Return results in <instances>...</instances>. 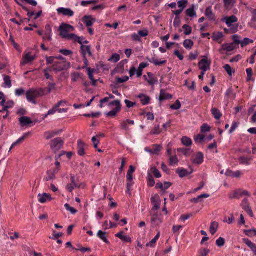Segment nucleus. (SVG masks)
Returning a JSON list of instances; mask_svg holds the SVG:
<instances>
[{"instance_id":"8","label":"nucleus","mask_w":256,"mask_h":256,"mask_svg":"<svg viewBox=\"0 0 256 256\" xmlns=\"http://www.w3.org/2000/svg\"><path fill=\"white\" fill-rule=\"evenodd\" d=\"M66 67V64L64 62H55L52 66H50V69L55 72H59L64 70Z\"/></svg>"},{"instance_id":"35","label":"nucleus","mask_w":256,"mask_h":256,"mask_svg":"<svg viewBox=\"0 0 256 256\" xmlns=\"http://www.w3.org/2000/svg\"><path fill=\"white\" fill-rule=\"evenodd\" d=\"M38 201L44 204L46 202V200L50 198V196L47 194H40L38 196Z\"/></svg>"},{"instance_id":"38","label":"nucleus","mask_w":256,"mask_h":256,"mask_svg":"<svg viewBox=\"0 0 256 256\" xmlns=\"http://www.w3.org/2000/svg\"><path fill=\"white\" fill-rule=\"evenodd\" d=\"M178 152L180 153H182L186 156H190L192 152L191 150L184 148H178Z\"/></svg>"},{"instance_id":"21","label":"nucleus","mask_w":256,"mask_h":256,"mask_svg":"<svg viewBox=\"0 0 256 256\" xmlns=\"http://www.w3.org/2000/svg\"><path fill=\"white\" fill-rule=\"evenodd\" d=\"M242 240L244 244L247 245L250 248L254 255H256V244L252 242L248 238H243Z\"/></svg>"},{"instance_id":"17","label":"nucleus","mask_w":256,"mask_h":256,"mask_svg":"<svg viewBox=\"0 0 256 256\" xmlns=\"http://www.w3.org/2000/svg\"><path fill=\"white\" fill-rule=\"evenodd\" d=\"M235 48V46L233 44H224L222 45L220 48L219 50V52L222 54H223L224 51H226L228 52H230L232 51Z\"/></svg>"},{"instance_id":"28","label":"nucleus","mask_w":256,"mask_h":256,"mask_svg":"<svg viewBox=\"0 0 256 256\" xmlns=\"http://www.w3.org/2000/svg\"><path fill=\"white\" fill-rule=\"evenodd\" d=\"M148 63L142 62L140 64L138 68L136 70V75L138 78H140L142 74L143 69L148 66Z\"/></svg>"},{"instance_id":"57","label":"nucleus","mask_w":256,"mask_h":256,"mask_svg":"<svg viewBox=\"0 0 256 256\" xmlns=\"http://www.w3.org/2000/svg\"><path fill=\"white\" fill-rule=\"evenodd\" d=\"M253 42V41L248 38H244L243 40L241 41L240 44L242 48H244L250 43Z\"/></svg>"},{"instance_id":"2","label":"nucleus","mask_w":256,"mask_h":256,"mask_svg":"<svg viewBox=\"0 0 256 256\" xmlns=\"http://www.w3.org/2000/svg\"><path fill=\"white\" fill-rule=\"evenodd\" d=\"M238 21V18L236 16L234 15L230 16H226L222 18V22H225L228 26L230 28V30L225 28L224 31L226 32H228L230 30V33L232 34L238 31V25L233 24L237 22Z\"/></svg>"},{"instance_id":"33","label":"nucleus","mask_w":256,"mask_h":256,"mask_svg":"<svg viewBox=\"0 0 256 256\" xmlns=\"http://www.w3.org/2000/svg\"><path fill=\"white\" fill-rule=\"evenodd\" d=\"M97 236L105 243L109 244V241L108 240L106 236V232L100 230L97 234Z\"/></svg>"},{"instance_id":"4","label":"nucleus","mask_w":256,"mask_h":256,"mask_svg":"<svg viewBox=\"0 0 256 256\" xmlns=\"http://www.w3.org/2000/svg\"><path fill=\"white\" fill-rule=\"evenodd\" d=\"M39 36H41L45 42H51L52 40V30L50 24H46L44 30H38L37 32Z\"/></svg>"},{"instance_id":"7","label":"nucleus","mask_w":256,"mask_h":256,"mask_svg":"<svg viewBox=\"0 0 256 256\" xmlns=\"http://www.w3.org/2000/svg\"><path fill=\"white\" fill-rule=\"evenodd\" d=\"M246 196L248 197L250 196V194L248 191L242 189L236 190L232 193L229 194V198L230 199H239L241 197Z\"/></svg>"},{"instance_id":"23","label":"nucleus","mask_w":256,"mask_h":256,"mask_svg":"<svg viewBox=\"0 0 256 256\" xmlns=\"http://www.w3.org/2000/svg\"><path fill=\"white\" fill-rule=\"evenodd\" d=\"M204 154L201 152H198L195 158L193 160V163L197 164H200L204 162Z\"/></svg>"},{"instance_id":"19","label":"nucleus","mask_w":256,"mask_h":256,"mask_svg":"<svg viewBox=\"0 0 256 256\" xmlns=\"http://www.w3.org/2000/svg\"><path fill=\"white\" fill-rule=\"evenodd\" d=\"M62 132V130L48 131L44 132V136L45 138L48 140L54 138L56 136L58 135Z\"/></svg>"},{"instance_id":"62","label":"nucleus","mask_w":256,"mask_h":256,"mask_svg":"<svg viewBox=\"0 0 256 256\" xmlns=\"http://www.w3.org/2000/svg\"><path fill=\"white\" fill-rule=\"evenodd\" d=\"M225 240L222 238H218L216 241V245L219 247H222L224 246L225 244Z\"/></svg>"},{"instance_id":"3","label":"nucleus","mask_w":256,"mask_h":256,"mask_svg":"<svg viewBox=\"0 0 256 256\" xmlns=\"http://www.w3.org/2000/svg\"><path fill=\"white\" fill-rule=\"evenodd\" d=\"M58 30L60 32V36L63 38L69 40L70 38L75 36V34H68V32H73L74 30V28L70 24L62 23L60 26Z\"/></svg>"},{"instance_id":"41","label":"nucleus","mask_w":256,"mask_h":256,"mask_svg":"<svg viewBox=\"0 0 256 256\" xmlns=\"http://www.w3.org/2000/svg\"><path fill=\"white\" fill-rule=\"evenodd\" d=\"M183 228V226L180 225H174L172 227V232L177 236L180 234V230Z\"/></svg>"},{"instance_id":"16","label":"nucleus","mask_w":256,"mask_h":256,"mask_svg":"<svg viewBox=\"0 0 256 256\" xmlns=\"http://www.w3.org/2000/svg\"><path fill=\"white\" fill-rule=\"evenodd\" d=\"M80 52L82 57H86V54H88L89 56H92L90 48L88 46L82 45L80 46Z\"/></svg>"},{"instance_id":"48","label":"nucleus","mask_w":256,"mask_h":256,"mask_svg":"<svg viewBox=\"0 0 256 256\" xmlns=\"http://www.w3.org/2000/svg\"><path fill=\"white\" fill-rule=\"evenodd\" d=\"M188 4V1L186 0H180L178 2V5L180 10L182 11L185 8Z\"/></svg>"},{"instance_id":"37","label":"nucleus","mask_w":256,"mask_h":256,"mask_svg":"<svg viewBox=\"0 0 256 256\" xmlns=\"http://www.w3.org/2000/svg\"><path fill=\"white\" fill-rule=\"evenodd\" d=\"M10 21L14 22V24H18V25H20L24 23H28L30 22V18H20V21L18 22L16 20L15 18H12L10 20Z\"/></svg>"},{"instance_id":"39","label":"nucleus","mask_w":256,"mask_h":256,"mask_svg":"<svg viewBox=\"0 0 256 256\" xmlns=\"http://www.w3.org/2000/svg\"><path fill=\"white\" fill-rule=\"evenodd\" d=\"M182 144L186 146H188L192 144V140L186 136H183L181 140Z\"/></svg>"},{"instance_id":"54","label":"nucleus","mask_w":256,"mask_h":256,"mask_svg":"<svg viewBox=\"0 0 256 256\" xmlns=\"http://www.w3.org/2000/svg\"><path fill=\"white\" fill-rule=\"evenodd\" d=\"M244 234L248 236L252 237L256 236V230H245Z\"/></svg>"},{"instance_id":"9","label":"nucleus","mask_w":256,"mask_h":256,"mask_svg":"<svg viewBox=\"0 0 256 256\" xmlns=\"http://www.w3.org/2000/svg\"><path fill=\"white\" fill-rule=\"evenodd\" d=\"M241 206L250 217L254 216V214L250 206V203L248 199L245 198L242 201Z\"/></svg>"},{"instance_id":"1","label":"nucleus","mask_w":256,"mask_h":256,"mask_svg":"<svg viewBox=\"0 0 256 256\" xmlns=\"http://www.w3.org/2000/svg\"><path fill=\"white\" fill-rule=\"evenodd\" d=\"M28 102L33 104H36L35 99L48 94L46 91V88H38L30 89L26 94Z\"/></svg>"},{"instance_id":"50","label":"nucleus","mask_w":256,"mask_h":256,"mask_svg":"<svg viewBox=\"0 0 256 256\" xmlns=\"http://www.w3.org/2000/svg\"><path fill=\"white\" fill-rule=\"evenodd\" d=\"M120 60V56L118 54H113L108 60L114 62H117Z\"/></svg>"},{"instance_id":"12","label":"nucleus","mask_w":256,"mask_h":256,"mask_svg":"<svg viewBox=\"0 0 256 256\" xmlns=\"http://www.w3.org/2000/svg\"><path fill=\"white\" fill-rule=\"evenodd\" d=\"M210 62L206 59H202L198 63L200 68L203 72H206L210 68Z\"/></svg>"},{"instance_id":"20","label":"nucleus","mask_w":256,"mask_h":256,"mask_svg":"<svg viewBox=\"0 0 256 256\" xmlns=\"http://www.w3.org/2000/svg\"><path fill=\"white\" fill-rule=\"evenodd\" d=\"M86 144L80 140L78 142V155L84 156L85 154L84 148Z\"/></svg>"},{"instance_id":"5","label":"nucleus","mask_w":256,"mask_h":256,"mask_svg":"<svg viewBox=\"0 0 256 256\" xmlns=\"http://www.w3.org/2000/svg\"><path fill=\"white\" fill-rule=\"evenodd\" d=\"M108 106H116V108L106 114L108 116L114 117L120 112L122 108L120 102L119 100H114L108 104Z\"/></svg>"},{"instance_id":"52","label":"nucleus","mask_w":256,"mask_h":256,"mask_svg":"<svg viewBox=\"0 0 256 256\" xmlns=\"http://www.w3.org/2000/svg\"><path fill=\"white\" fill-rule=\"evenodd\" d=\"M180 107H181V104H180V102L178 100H176V102L174 104H172L170 106V108L171 109L174 110H178L180 108Z\"/></svg>"},{"instance_id":"43","label":"nucleus","mask_w":256,"mask_h":256,"mask_svg":"<svg viewBox=\"0 0 256 256\" xmlns=\"http://www.w3.org/2000/svg\"><path fill=\"white\" fill-rule=\"evenodd\" d=\"M194 46V42L190 40H186L184 42V46L186 48L191 49Z\"/></svg>"},{"instance_id":"25","label":"nucleus","mask_w":256,"mask_h":256,"mask_svg":"<svg viewBox=\"0 0 256 256\" xmlns=\"http://www.w3.org/2000/svg\"><path fill=\"white\" fill-rule=\"evenodd\" d=\"M241 174V172L240 170L234 172L231 170H228L226 172V176L233 178H238L240 176Z\"/></svg>"},{"instance_id":"24","label":"nucleus","mask_w":256,"mask_h":256,"mask_svg":"<svg viewBox=\"0 0 256 256\" xmlns=\"http://www.w3.org/2000/svg\"><path fill=\"white\" fill-rule=\"evenodd\" d=\"M176 172L179 175L180 177L182 178L190 174L192 172V171L189 172L186 169L181 168H178L176 170Z\"/></svg>"},{"instance_id":"11","label":"nucleus","mask_w":256,"mask_h":256,"mask_svg":"<svg viewBox=\"0 0 256 256\" xmlns=\"http://www.w3.org/2000/svg\"><path fill=\"white\" fill-rule=\"evenodd\" d=\"M82 21L86 24V26L90 27L94 24L96 20L95 18H92L91 16H85L82 18Z\"/></svg>"},{"instance_id":"44","label":"nucleus","mask_w":256,"mask_h":256,"mask_svg":"<svg viewBox=\"0 0 256 256\" xmlns=\"http://www.w3.org/2000/svg\"><path fill=\"white\" fill-rule=\"evenodd\" d=\"M55 178V174L54 172H52V170H50L47 172L46 176L44 178L46 180L49 181L51 180L54 179Z\"/></svg>"},{"instance_id":"47","label":"nucleus","mask_w":256,"mask_h":256,"mask_svg":"<svg viewBox=\"0 0 256 256\" xmlns=\"http://www.w3.org/2000/svg\"><path fill=\"white\" fill-rule=\"evenodd\" d=\"M186 14L190 18H192L196 16V12L194 10V8H192L188 9L186 10Z\"/></svg>"},{"instance_id":"56","label":"nucleus","mask_w":256,"mask_h":256,"mask_svg":"<svg viewBox=\"0 0 256 256\" xmlns=\"http://www.w3.org/2000/svg\"><path fill=\"white\" fill-rule=\"evenodd\" d=\"M178 160L176 156H170V164L173 166L174 164H177Z\"/></svg>"},{"instance_id":"30","label":"nucleus","mask_w":256,"mask_h":256,"mask_svg":"<svg viewBox=\"0 0 256 256\" xmlns=\"http://www.w3.org/2000/svg\"><path fill=\"white\" fill-rule=\"evenodd\" d=\"M162 147L160 145L154 144L152 146V148L150 149L149 152L154 154H158L161 151Z\"/></svg>"},{"instance_id":"58","label":"nucleus","mask_w":256,"mask_h":256,"mask_svg":"<svg viewBox=\"0 0 256 256\" xmlns=\"http://www.w3.org/2000/svg\"><path fill=\"white\" fill-rule=\"evenodd\" d=\"M77 187V184H70L66 186V190L70 192H72L74 188Z\"/></svg>"},{"instance_id":"13","label":"nucleus","mask_w":256,"mask_h":256,"mask_svg":"<svg viewBox=\"0 0 256 256\" xmlns=\"http://www.w3.org/2000/svg\"><path fill=\"white\" fill-rule=\"evenodd\" d=\"M151 222L152 224L154 226H158L162 222L160 216L157 213L152 214L151 218Z\"/></svg>"},{"instance_id":"10","label":"nucleus","mask_w":256,"mask_h":256,"mask_svg":"<svg viewBox=\"0 0 256 256\" xmlns=\"http://www.w3.org/2000/svg\"><path fill=\"white\" fill-rule=\"evenodd\" d=\"M58 14H62L65 16L72 17L74 15V12L70 8H60L57 10Z\"/></svg>"},{"instance_id":"18","label":"nucleus","mask_w":256,"mask_h":256,"mask_svg":"<svg viewBox=\"0 0 256 256\" xmlns=\"http://www.w3.org/2000/svg\"><path fill=\"white\" fill-rule=\"evenodd\" d=\"M120 128L124 130H128V125H134V122L132 120H120Z\"/></svg>"},{"instance_id":"59","label":"nucleus","mask_w":256,"mask_h":256,"mask_svg":"<svg viewBox=\"0 0 256 256\" xmlns=\"http://www.w3.org/2000/svg\"><path fill=\"white\" fill-rule=\"evenodd\" d=\"M132 39L134 42H141V38L139 34L134 33L132 34Z\"/></svg>"},{"instance_id":"61","label":"nucleus","mask_w":256,"mask_h":256,"mask_svg":"<svg viewBox=\"0 0 256 256\" xmlns=\"http://www.w3.org/2000/svg\"><path fill=\"white\" fill-rule=\"evenodd\" d=\"M66 209L70 211L72 214H75L77 212V210L74 208L71 207L68 204H66L64 205Z\"/></svg>"},{"instance_id":"29","label":"nucleus","mask_w":256,"mask_h":256,"mask_svg":"<svg viewBox=\"0 0 256 256\" xmlns=\"http://www.w3.org/2000/svg\"><path fill=\"white\" fill-rule=\"evenodd\" d=\"M148 59L150 63L154 64L156 66H161L163 64H166L167 62L166 60L160 61L155 58H148Z\"/></svg>"},{"instance_id":"64","label":"nucleus","mask_w":256,"mask_h":256,"mask_svg":"<svg viewBox=\"0 0 256 256\" xmlns=\"http://www.w3.org/2000/svg\"><path fill=\"white\" fill-rule=\"evenodd\" d=\"M87 71L88 72V76L89 78L91 80H94V76H93V73L94 72V70L90 68H87Z\"/></svg>"},{"instance_id":"49","label":"nucleus","mask_w":256,"mask_h":256,"mask_svg":"<svg viewBox=\"0 0 256 256\" xmlns=\"http://www.w3.org/2000/svg\"><path fill=\"white\" fill-rule=\"evenodd\" d=\"M182 28L184 30V34L186 35H190L192 33V28L190 26L184 24V26H183Z\"/></svg>"},{"instance_id":"63","label":"nucleus","mask_w":256,"mask_h":256,"mask_svg":"<svg viewBox=\"0 0 256 256\" xmlns=\"http://www.w3.org/2000/svg\"><path fill=\"white\" fill-rule=\"evenodd\" d=\"M56 59V56H46V63L47 65H48L50 64H52V63L54 64V60Z\"/></svg>"},{"instance_id":"40","label":"nucleus","mask_w":256,"mask_h":256,"mask_svg":"<svg viewBox=\"0 0 256 256\" xmlns=\"http://www.w3.org/2000/svg\"><path fill=\"white\" fill-rule=\"evenodd\" d=\"M46 88V92L49 94L52 90H56V84L54 82H48V88Z\"/></svg>"},{"instance_id":"36","label":"nucleus","mask_w":256,"mask_h":256,"mask_svg":"<svg viewBox=\"0 0 256 256\" xmlns=\"http://www.w3.org/2000/svg\"><path fill=\"white\" fill-rule=\"evenodd\" d=\"M252 160L251 158L246 156H240L238 159L239 162L242 164L248 165L250 164V162Z\"/></svg>"},{"instance_id":"46","label":"nucleus","mask_w":256,"mask_h":256,"mask_svg":"<svg viewBox=\"0 0 256 256\" xmlns=\"http://www.w3.org/2000/svg\"><path fill=\"white\" fill-rule=\"evenodd\" d=\"M5 86L8 88L12 87V80L10 76H6L4 78Z\"/></svg>"},{"instance_id":"27","label":"nucleus","mask_w":256,"mask_h":256,"mask_svg":"<svg viewBox=\"0 0 256 256\" xmlns=\"http://www.w3.org/2000/svg\"><path fill=\"white\" fill-rule=\"evenodd\" d=\"M172 98V94L166 93L164 92L163 90H160V100L162 102L165 100H170Z\"/></svg>"},{"instance_id":"34","label":"nucleus","mask_w":256,"mask_h":256,"mask_svg":"<svg viewBox=\"0 0 256 256\" xmlns=\"http://www.w3.org/2000/svg\"><path fill=\"white\" fill-rule=\"evenodd\" d=\"M218 224L216 222H212L210 228V232L212 235L214 234L218 228Z\"/></svg>"},{"instance_id":"6","label":"nucleus","mask_w":256,"mask_h":256,"mask_svg":"<svg viewBox=\"0 0 256 256\" xmlns=\"http://www.w3.org/2000/svg\"><path fill=\"white\" fill-rule=\"evenodd\" d=\"M64 142L60 138H57L50 142L51 149L56 152L61 149L64 144Z\"/></svg>"},{"instance_id":"55","label":"nucleus","mask_w":256,"mask_h":256,"mask_svg":"<svg viewBox=\"0 0 256 256\" xmlns=\"http://www.w3.org/2000/svg\"><path fill=\"white\" fill-rule=\"evenodd\" d=\"M151 172L154 174L155 177L156 178H160L162 176L160 172L156 168H152Z\"/></svg>"},{"instance_id":"45","label":"nucleus","mask_w":256,"mask_h":256,"mask_svg":"<svg viewBox=\"0 0 256 256\" xmlns=\"http://www.w3.org/2000/svg\"><path fill=\"white\" fill-rule=\"evenodd\" d=\"M148 185L150 187H152L155 185V181L152 176L149 174L148 176Z\"/></svg>"},{"instance_id":"60","label":"nucleus","mask_w":256,"mask_h":256,"mask_svg":"<svg viewBox=\"0 0 256 256\" xmlns=\"http://www.w3.org/2000/svg\"><path fill=\"white\" fill-rule=\"evenodd\" d=\"M59 52L65 56H69L73 54L72 50L66 49H61L60 50Z\"/></svg>"},{"instance_id":"31","label":"nucleus","mask_w":256,"mask_h":256,"mask_svg":"<svg viewBox=\"0 0 256 256\" xmlns=\"http://www.w3.org/2000/svg\"><path fill=\"white\" fill-rule=\"evenodd\" d=\"M52 71H53V70H50V66H48V68H44L42 70L46 78V80H50L52 82H54V78L52 76H50L49 73L50 72H51Z\"/></svg>"},{"instance_id":"53","label":"nucleus","mask_w":256,"mask_h":256,"mask_svg":"<svg viewBox=\"0 0 256 256\" xmlns=\"http://www.w3.org/2000/svg\"><path fill=\"white\" fill-rule=\"evenodd\" d=\"M70 40H72L74 42H76L78 44H80L81 46L83 45L82 44H83L84 38L82 37H79L75 34V36L70 38Z\"/></svg>"},{"instance_id":"22","label":"nucleus","mask_w":256,"mask_h":256,"mask_svg":"<svg viewBox=\"0 0 256 256\" xmlns=\"http://www.w3.org/2000/svg\"><path fill=\"white\" fill-rule=\"evenodd\" d=\"M36 58V56H32L30 53L26 54L24 56V60L22 62V65H25L27 63H30Z\"/></svg>"},{"instance_id":"32","label":"nucleus","mask_w":256,"mask_h":256,"mask_svg":"<svg viewBox=\"0 0 256 256\" xmlns=\"http://www.w3.org/2000/svg\"><path fill=\"white\" fill-rule=\"evenodd\" d=\"M211 112L214 118L216 120H220L222 116V114L220 111L216 108H213Z\"/></svg>"},{"instance_id":"26","label":"nucleus","mask_w":256,"mask_h":256,"mask_svg":"<svg viewBox=\"0 0 256 256\" xmlns=\"http://www.w3.org/2000/svg\"><path fill=\"white\" fill-rule=\"evenodd\" d=\"M138 98L140 100L142 104L144 106L148 104L150 102V98L146 94H140Z\"/></svg>"},{"instance_id":"14","label":"nucleus","mask_w":256,"mask_h":256,"mask_svg":"<svg viewBox=\"0 0 256 256\" xmlns=\"http://www.w3.org/2000/svg\"><path fill=\"white\" fill-rule=\"evenodd\" d=\"M20 124L22 127L28 126L32 123V121L30 118L28 116H22L19 118Z\"/></svg>"},{"instance_id":"51","label":"nucleus","mask_w":256,"mask_h":256,"mask_svg":"<svg viewBox=\"0 0 256 256\" xmlns=\"http://www.w3.org/2000/svg\"><path fill=\"white\" fill-rule=\"evenodd\" d=\"M246 72L247 74V81H251L254 80V79L252 78V76L253 74L252 70L251 68H248L246 70Z\"/></svg>"},{"instance_id":"42","label":"nucleus","mask_w":256,"mask_h":256,"mask_svg":"<svg viewBox=\"0 0 256 256\" xmlns=\"http://www.w3.org/2000/svg\"><path fill=\"white\" fill-rule=\"evenodd\" d=\"M160 237V233L158 232V234L150 242H148L146 244V246L152 247L155 244L157 240L159 239Z\"/></svg>"},{"instance_id":"15","label":"nucleus","mask_w":256,"mask_h":256,"mask_svg":"<svg viewBox=\"0 0 256 256\" xmlns=\"http://www.w3.org/2000/svg\"><path fill=\"white\" fill-rule=\"evenodd\" d=\"M205 15L210 21H215L216 20L215 14L214 13L212 7L210 6H208L206 8Z\"/></svg>"}]
</instances>
